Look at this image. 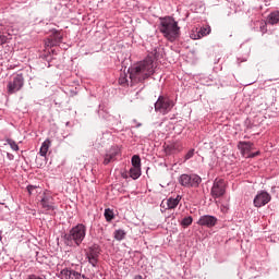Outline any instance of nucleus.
I'll return each instance as SVG.
<instances>
[{
    "label": "nucleus",
    "instance_id": "nucleus-10",
    "mask_svg": "<svg viewBox=\"0 0 279 279\" xmlns=\"http://www.w3.org/2000/svg\"><path fill=\"white\" fill-rule=\"evenodd\" d=\"M39 206L44 213H49V210H56V204L53 203V196L51 194H43L39 201Z\"/></svg>",
    "mask_w": 279,
    "mask_h": 279
},
{
    "label": "nucleus",
    "instance_id": "nucleus-21",
    "mask_svg": "<svg viewBox=\"0 0 279 279\" xmlns=\"http://www.w3.org/2000/svg\"><path fill=\"white\" fill-rule=\"evenodd\" d=\"M193 223V217L192 216H186L182 219L181 226L182 228H189Z\"/></svg>",
    "mask_w": 279,
    "mask_h": 279
},
{
    "label": "nucleus",
    "instance_id": "nucleus-30",
    "mask_svg": "<svg viewBox=\"0 0 279 279\" xmlns=\"http://www.w3.org/2000/svg\"><path fill=\"white\" fill-rule=\"evenodd\" d=\"M7 156H8V158H9L10 160H14V155L8 153Z\"/></svg>",
    "mask_w": 279,
    "mask_h": 279
},
{
    "label": "nucleus",
    "instance_id": "nucleus-17",
    "mask_svg": "<svg viewBox=\"0 0 279 279\" xmlns=\"http://www.w3.org/2000/svg\"><path fill=\"white\" fill-rule=\"evenodd\" d=\"M62 33L60 32H54L52 34V38L48 41V47H56V45H60V43H62Z\"/></svg>",
    "mask_w": 279,
    "mask_h": 279
},
{
    "label": "nucleus",
    "instance_id": "nucleus-2",
    "mask_svg": "<svg viewBox=\"0 0 279 279\" xmlns=\"http://www.w3.org/2000/svg\"><path fill=\"white\" fill-rule=\"evenodd\" d=\"M159 31L163 34L167 40L173 43L178 36H180V28L178 27V22L172 17H163L160 21Z\"/></svg>",
    "mask_w": 279,
    "mask_h": 279
},
{
    "label": "nucleus",
    "instance_id": "nucleus-31",
    "mask_svg": "<svg viewBox=\"0 0 279 279\" xmlns=\"http://www.w3.org/2000/svg\"><path fill=\"white\" fill-rule=\"evenodd\" d=\"M134 279H143V276L136 275V276L134 277Z\"/></svg>",
    "mask_w": 279,
    "mask_h": 279
},
{
    "label": "nucleus",
    "instance_id": "nucleus-5",
    "mask_svg": "<svg viewBox=\"0 0 279 279\" xmlns=\"http://www.w3.org/2000/svg\"><path fill=\"white\" fill-rule=\"evenodd\" d=\"M179 183L186 189H197L202 184V177L197 174H181Z\"/></svg>",
    "mask_w": 279,
    "mask_h": 279
},
{
    "label": "nucleus",
    "instance_id": "nucleus-16",
    "mask_svg": "<svg viewBox=\"0 0 279 279\" xmlns=\"http://www.w3.org/2000/svg\"><path fill=\"white\" fill-rule=\"evenodd\" d=\"M119 150L117 148H111L105 156L104 165H110V162H114L117 160V155Z\"/></svg>",
    "mask_w": 279,
    "mask_h": 279
},
{
    "label": "nucleus",
    "instance_id": "nucleus-12",
    "mask_svg": "<svg viewBox=\"0 0 279 279\" xmlns=\"http://www.w3.org/2000/svg\"><path fill=\"white\" fill-rule=\"evenodd\" d=\"M180 202H182V196L181 195H177L175 198L170 197L168 199H163L161 202V208H165L166 210H173L174 208H178V205L180 204Z\"/></svg>",
    "mask_w": 279,
    "mask_h": 279
},
{
    "label": "nucleus",
    "instance_id": "nucleus-14",
    "mask_svg": "<svg viewBox=\"0 0 279 279\" xmlns=\"http://www.w3.org/2000/svg\"><path fill=\"white\" fill-rule=\"evenodd\" d=\"M181 150H182V143L180 142H171L165 147L166 154H169V155L178 154Z\"/></svg>",
    "mask_w": 279,
    "mask_h": 279
},
{
    "label": "nucleus",
    "instance_id": "nucleus-3",
    "mask_svg": "<svg viewBox=\"0 0 279 279\" xmlns=\"http://www.w3.org/2000/svg\"><path fill=\"white\" fill-rule=\"evenodd\" d=\"M84 239H86V226L83 223L76 225L64 235L65 244L70 246H73V243L77 246L82 245Z\"/></svg>",
    "mask_w": 279,
    "mask_h": 279
},
{
    "label": "nucleus",
    "instance_id": "nucleus-25",
    "mask_svg": "<svg viewBox=\"0 0 279 279\" xmlns=\"http://www.w3.org/2000/svg\"><path fill=\"white\" fill-rule=\"evenodd\" d=\"M105 219L107 221H112L114 219V213L111 209L105 210Z\"/></svg>",
    "mask_w": 279,
    "mask_h": 279
},
{
    "label": "nucleus",
    "instance_id": "nucleus-20",
    "mask_svg": "<svg viewBox=\"0 0 279 279\" xmlns=\"http://www.w3.org/2000/svg\"><path fill=\"white\" fill-rule=\"evenodd\" d=\"M130 178L132 180H138L141 178V168L132 167L130 169Z\"/></svg>",
    "mask_w": 279,
    "mask_h": 279
},
{
    "label": "nucleus",
    "instance_id": "nucleus-24",
    "mask_svg": "<svg viewBox=\"0 0 279 279\" xmlns=\"http://www.w3.org/2000/svg\"><path fill=\"white\" fill-rule=\"evenodd\" d=\"M114 239L117 240V241H123V239H125V231H123V230H117L116 232H114Z\"/></svg>",
    "mask_w": 279,
    "mask_h": 279
},
{
    "label": "nucleus",
    "instance_id": "nucleus-8",
    "mask_svg": "<svg viewBox=\"0 0 279 279\" xmlns=\"http://www.w3.org/2000/svg\"><path fill=\"white\" fill-rule=\"evenodd\" d=\"M226 195V181L223 179H216L211 187V196L217 199Z\"/></svg>",
    "mask_w": 279,
    "mask_h": 279
},
{
    "label": "nucleus",
    "instance_id": "nucleus-11",
    "mask_svg": "<svg viewBox=\"0 0 279 279\" xmlns=\"http://www.w3.org/2000/svg\"><path fill=\"white\" fill-rule=\"evenodd\" d=\"M269 202H271V195H269L267 192H259L255 196L253 204L255 208H263V206H267Z\"/></svg>",
    "mask_w": 279,
    "mask_h": 279
},
{
    "label": "nucleus",
    "instance_id": "nucleus-29",
    "mask_svg": "<svg viewBox=\"0 0 279 279\" xmlns=\"http://www.w3.org/2000/svg\"><path fill=\"white\" fill-rule=\"evenodd\" d=\"M35 189H36V186H34V185L27 186V191H28L29 195H32V193H34Z\"/></svg>",
    "mask_w": 279,
    "mask_h": 279
},
{
    "label": "nucleus",
    "instance_id": "nucleus-13",
    "mask_svg": "<svg viewBox=\"0 0 279 279\" xmlns=\"http://www.w3.org/2000/svg\"><path fill=\"white\" fill-rule=\"evenodd\" d=\"M197 223L198 226H204L205 228H215V226H217V217L205 215L198 219Z\"/></svg>",
    "mask_w": 279,
    "mask_h": 279
},
{
    "label": "nucleus",
    "instance_id": "nucleus-23",
    "mask_svg": "<svg viewBox=\"0 0 279 279\" xmlns=\"http://www.w3.org/2000/svg\"><path fill=\"white\" fill-rule=\"evenodd\" d=\"M131 162L133 167L141 169V157L138 155H134Z\"/></svg>",
    "mask_w": 279,
    "mask_h": 279
},
{
    "label": "nucleus",
    "instance_id": "nucleus-26",
    "mask_svg": "<svg viewBox=\"0 0 279 279\" xmlns=\"http://www.w3.org/2000/svg\"><path fill=\"white\" fill-rule=\"evenodd\" d=\"M8 145H10L11 149H13V151H19V144H16V142H14V140H7Z\"/></svg>",
    "mask_w": 279,
    "mask_h": 279
},
{
    "label": "nucleus",
    "instance_id": "nucleus-27",
    "mask_svg": "<svg viewBox=\"0 0 279 279\" xmlns=\"http://www.w3.org/2000/svg\"><path fill=\"white\" fill-rule=\"evenodd\" d=\"M193 156H195V149H190L184 157V162H186V160H191V158H193Z\"/></svg>",
    "mask_w": 279,
    "mask_h": 279
},
{
    "label": "nucleus",
    "instance_id": "nucleus-1",
    "mask_svg": "<svg viewBox=\"0 0 279 279\" xmlns=\"http://www.w3.org/2000/svg\"><path fill=\"white\" fill-rule=\"evenodd\" d=\"M154 60H156V56L148 54L145 60L129 69L131 82L137 84V82H145L147 77L154 75Z\"/></svg>",
    "mask_w": 279,
    "mask_h": 279
},
{
    "label": "nucleus",
    "instance_id": "nucleus-6",
    "mask_svg": "<svg viewBox=\"0 0 279 279\" xmlns=\"http://www.w3.org/2000/svg\"><path fill=\"white\" fill-rule=\"evenodd\" d=\"M24 84L25 78L23 77V74L15 75L13 80L8 83L7 89L9 95H14V93H19V90L23 88Z\"/></svg>",
    "mask_w": 279,
    "mask_h": 279
},
{
    "label": "nucleus",
    "instance_id": "nucleus-18",
    "mask_svg": "<svg viewBox=\"0 0 279 279\" xmlns=\"http://www.w3.org/2000/svg\"><path fill=\"white\" fill-rule=\"evenodd\" d=\"M51 147V141L46 140L40 147L39 154L40 156H47V151H49V148Z\"/></svg>",
    "mask_w": 279,
    "mask_h": 279
},
{
    "label": "nucleus",
    "instance_id": "nucleus-4",
    "mask_svg": "<svg viewBox=\"0 0 279 279\" xmlns=\"http://www.w3.org/2000/svg\"><path fill=\"white\" fill-rule=\"evenodd\" d=\"M173 106H175V104L169 97L159 96L155 102V111L160 112V114H168V112L173 110Z\"/></svg>",
    "mask_w": 279,
    "mask_h": 279
},
{
    "label": "nucleus",
    "instance_id": "nucleus-19",
    "mask_svg": "<svg viewBox=\"0 0 279 279\" xmlns=\"http://www.w3.org/2000/svg\"><path fill=\"white\" fill-rule=\"evenodd\" d=\"M268 23L270 25H276L279 23V11H275L268 15Z\"/></svg>",
    "mask_w": 279,
    "mask_h": 279
},
{
    "label": "nucleus",
    "instance_id": "nucleus-28",
    "mask_svg": "<svg viewBox=\"0 0 279 279\" xmlns=\"http://www.w3.org/2000/svg\"><path fill=\"white\" fill-rule=\"evenodd\" d=\"M198 34H199L201 36H208V34H210V27L201 28V31L198 32Z\"/></svg>",
    "mask_w": 279,
    "mask_h": 279
},
{
    "label": "nucleus",
    "instance_id": "nucleus-15",
    "mask_svg": "<svg viewBox=\"0 0 279 279\" xmlns=\"http://www.w3.org/2000/svg\"><path fill=\"white\" fill-rule=\"evenodd\" d=\"M61 278L64 279H82V274L75 270L63 269L61 270Z\"/></svg>",
    "mask_w": 279,
    "mask_h": 279
},
{
    "label": "nucleus",
    "instance_id": "nucleus-22",
    "mask_svg": "<svg viewBox=\"0 0 279 279\" xmlns=\"http://www.w3.org/2000/svg\"><path fill=\"white\" fill-rule=\"evenodd\" d=\"M119 84H120V86H129L128 74L125 72L120 74Z\"/></svg>",
    "mask_w": 279,
    "mask_h": 279
},
{
    "label": "nucleus",
    "instance_id": "nucleus-9",
    "mask_svg": "<svg viewBox=\"0 0 279 279\" xmlns=\"http://www.w3.org/2000/svg\"><path fill=\"white\" fill-rule=\"evenodd\" d=\"M238 147L244 158H256L260 154L259 151L251 154L252 149H254V144L251 142H240Z\"/></svg>",
    "mask_w": 279,
    "mask_h": 279
},
{
    "label": "nucleus",
    "instance_id": "nucleus-7",
    "mask_svg": "<svg viewBox=\"0 0 279 279\" xmlns=\"http://www.w3.org/2000/svg\"><path fill=\"white\" fill-rule=\"evenodd\" d=\"M99 254H101V248H99V245L97 244H94L86 251L85 256L90 266L97 267L99 263Z\"/></svg>",
    "mask_w": 279,
    "mask_h": 279
}]
</instances>
